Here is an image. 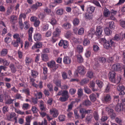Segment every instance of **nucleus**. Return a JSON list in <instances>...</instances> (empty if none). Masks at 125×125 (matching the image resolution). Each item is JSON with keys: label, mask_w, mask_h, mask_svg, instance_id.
I'll list each match as a JSON object with an SVG mask.
<instances>
[{"label": "nucleus", "mask_w": 125, "mask_h": 125, "mask_svg": "<svg viewBox=\"0 0 125 125\" xmlns=\"http://www.w3.org/2000/svg\"><path fill=\"white\" fill-rule=\"evenodd\" d=\"M109 75H110L109 79L111 82L117 84L120 82L121 79V77L120 75L118 76L116 79L115 77L116 73L115 72L113 71H111L109 73Z\"/></svg>", "instance_id": "nucleus-1"}, {"label": "nucleus", "mask_w": 125, "mask_h": 125, "mask_svg": "<svg viewBox=\"0 0 125 125\" xmlns=\"http://www.w3.org/2000/svg\"><path fill=\"white\" fill-rule=\"evenodd\" d=\"M101 42H103V46L104 48L106 49L110 48L114 44V42L111 40L110 41H107L105 39L102 38L100 39Z\"/></svg>", "instance_id": "nucleus-2"}, {"label": "nucleus", "mask_w": 125, "mask_h": 125, "mask_svg": "<svg viewBox=\"0 0 125 125\" xmlns=\"http://www.w3.org/2000/svg\"><path fill=\"white\" fill-rule=\"evenodd\" d=\"M47 64L48 66L52 69L53 71H54L58 67L59 65L56 64L55 62L53 61L48 62Z\"/></svg>", "instance_id": "nucleus-3"}, {"label": "nucleus", "mask_w": 125, "mask_h": 125, "mask_svg": "<svg viewBox=\"0 0 125 125\" xmlns=\"http://www.w3.org/2000/svg\"><path fill=\"white\" fill-rule=\"evenodd\" d=\"M103 30V28L101 26H99L97 27L95 33L99 38L102 35V33Z\"/></svg>", "instance_id": "nucleus-4"}, {"label": "nucleus", "mask_w": 125, "mask_h": 125, "mask_svg": "<svg viewBox=\"0 0 125 125\" xmlns=\"http://www.w3.org/2000/svg\"><path fill=\"white\" fill-rule=\"evenodd\" d=\"M42 4L39 2H37L35 4L32 5L31 6V9L34 11H35L39 7L41 6Z\"/></svg>", "instance_id": "nucleus-5"}, {"label": "nucleus", "mask_w": 125, "mask_h": 125, "mask_svg": "<svg viewBox=\"0 0 125 125\" xmlns=\"http://www.w3.org/2000/svg\"><path fill=\"white\" fill-rule=\"evenodd\" d=\"M50 113L51 115H52L53 117H56L59 114V113L57 110L55 108H53L50 110Z\"/></svg>", "instance_id": "nucleus-6"}, {"label": "nucleus", "mask_w": 125, "mask_h": 125, "mask_svg": "<svg viewBox=\"0 0 125 125\" xmlns=\"http://www.w3.org/2000/svg\"><path fill=\"white\" fill-rule=\"evenodd\" d=\"M111 100V97L110 95L108 94H107L105 95L104 97L102 99V101L103 102H105L106 103L110 102Z\"/></svg>", "instance_id": "nucleus-7"}, {"label": "nucleus", "mask_w": 125, "mask_h": 125, "mask_svg": "<svg viewBox=\"0 0 125 125\" xmlns=\"http://www.w3.org/2000/svg\"><path fill=\"white\" fill-rule=\"evenodd\" d=\"M85 67L83 66H79L78 67V73L81 75H84L85 73Z\"/></svg>", "instance_id": "nucleus-8"}, {"label": "nucleus", "mask_w": 125, "mask_h": 125, "mask_svg": "<svg viewBox=\"0 0 125 125\" xmlns=\"http://www.w3.org/2000/svg\"><path fill=\"white\" fill-rule=\"evenodd\" d=\"M117 89L119 91H120L119 94L120 95H124L125 94V93L124 92L125 88L123 85H119L117 86Z\"/></svg>", "instance_id": "nucleus-9"}, {"label": "nucleus", "mask_w": 125, "mask_h": 125, "mask_svg": "<svg viewBox=\"0 0 125 125\" xmlns=\"http://www.w3.org/2000/svg\"><path fill=\"white\" fill-rule=\"evenodd\" d=\"M42 44L41 42H36L32 47V49H35L36 48H41L42 46Z\"/></svg>", "instance_id": "nucleus-10"}, {"label": "nucleus", "mask_w": 125, "mask_h": 125, "mask_svg": "<svg viewBox=\"0 0 125 125\" xmlns=\"http://www.w3.org/2000/svg\"><path fill=\"white\" fill-rule=\"evenodd\" d=\"M121 67L119 64H114L112 66V70L115 71H117L121 69Z\"/></svg>", "instance_id": "nucleus-11"}, {"label": "nucleus", "mask_w": 125, "mask_h": 125, "mask_svg": "<svg viewBox=\"0 0 125 125\" xmlns=\"http://www.w3.org/2000/svg\"><path fill=\"white\" fill-rule=\"evenodd\" d=\"M33 31V28L31 27L29 29L28 33L29 34V38L28 40L30 42H32V34Z\"/></svg>", "instance_id": "nucleus-12"}, {"label": "nucleus", "mask_w": 125, "mask_h": 125, "mask_svg": "<svg viewBox=\"0 0 125 125\" xmlns=\"http://www.w3.org/2000/svg\"><path fill=\"white\" fill-rule=\"evenodd\" d=\"M34 38L35 41H38L41 40L42 35L39 33H36L34 35Z\"/></svg>", "instance_id": "nucleus-13"}, {"label": "nucleus", "mask_w": 125, "mask_h": 125, "mask_svg": "<svg viewBox=\"0 0 125 125\" xmlns=\"http://www.w3.org/2000/svg\"><path fill=\"white\" fill-rule=\"evenodd\" d=\"M61 33L60 29L58 28H56L55 30L53 32V36L54 37H58Z\"/></svg>", "instance_id": "nucleus-14"}, {"label": "nucleus", "mask_w": 125, "mask_h": 125, "mask_svg": "<svg viewBox=\"0 0 125 125\" xmlns=\"http://www.w3.org/2000/svg\"><path fill=\"white\" fill-rule=\"evenodd\" d=\"M42 60L45 62H46L49 60L48 55L45 53H41Z\"/></svg>", "instance_id": "nucleus-15"}, {"label": "nucleus", "mask_w": 125, "mask_h": 125, "mask_svg": "<svg viewBox=\"0 0 125 125\" xmlns=\"http://www.w3.org/2000/svg\"><path fill=\"white\" fill-rule=\"evenodd\" d=\"M20 38H19L17 39L16 41H12V42L11 43L14 47H18L19 46L18 43H20Z\"/></svg>", "instance_id": "nucleus-16"}, {"label": "nucleus", "mask_w": 125, "mask_h": 125, "mask_svg": "<svg viewBox=\"0 0 125 125\" xmlns=\"http://www.w3.org/2000/svg\"><path fill=\"white\" fill-rule=\"evenodd\" d=\"M71 61V58L67 56L64 57L63 58V62L64 63L68 64L70 63Z\"/></svg>", "instance_id": "nucleus-17"}, {"label": "nucleus", "mask_w": 125, "mask_h": 125, "mask_svg": "<svg viewBox=\"0 0 125 125\" xmlns=\"http://www.w3.org/2000/svg\"><path fill=\"white\" fill-rule=\"evenodd\" d=\"M112 30L109 28L106 27L104 29L105 34L107 35H109L111 34L112 33Z\"/></svg>", "instance_id": "nucleus-18"}, {"label": "nucleus", "mask_w": 125, "mask_h": 125, "mask_svg": "<svg viewBox=\"0 0 125 125\" xmlns=\"http://www.w3.org/2000/svg\"><path fill=\"white\" fill-rule=\"evenodd\" d=\"M94 31L93 30H90L89 31L87 35V38L89 39H91L93 36Z\"/></svg>", "instance_id": "nucleus-19"}, {"label": "nucleus", "mask_w": 125, "mask_h": 125, "mask_svg": "<svg viewBox=\"0 0 125 125\" xmlns=\"http://www.w3.org/2000/svg\"><path fill=\"white\" fill-rule=\"evenodd\" d=\"M89 97L91 101L92 102H94L96 100V95L94 93L91 94L89 95Z\"/></svg>", "instance_id": "nucleus-20"}, {"label": "nucleus", "mask_w": 125, "mask_h": 125, "mask_svg": "<svg viewBox=\"0 0 125 125\" xmlns=\"http://www.w3.org/2000/svg\"><path fill=\"white\" fill-rule=\"evenodd\" d=\"M89 81V80L87 78H84L81 80L80 83L81 85H83L88 83Z\"/></svg>", "instance_id": "nucleus-21"}, {"label": "nucleus", "mask_w": 125, "mask_h": 125, "mask_svg": "<svg viewBox=\"0 0 125 125\" xmlns=\"http://www.w3.org/2000/svg\"><path fill=\"white\" fill-rule=\"evenodd\" d=\"M108 28H109L112 30H114L115 28V23L113 21H110L108 23Z\"/></svg>", "instance_id": "nucleus-22"}, {"label": "nucleus", "mask_w": 125, "mask_h": 125, "mask_svg": "<svg viewBox=\"0 0 125 125\" xmlns=\"http://www.w3.org/2000/svg\"><path fill=\"white\" fill-rule=\"evenodd\" d=\"M95 7L93 6H91L87 8V11L89 13H92L94 10Z\"/></svg>", "instance_id": "nucleus-23"}, {"label": "nucleus", "mask_w": 125, "mask_h": 125, "mask_svg": "<svg viewBox=\"0 0 125 125\" xmlns=\"http://www.w3.org/2000/svg\"><path fill=\"white\" fill-rule=\"evenodd\" d=\"M62 27L63 28L67 29L71 28V25L70 23L67 22L63 24L62 25Z\"/></svg>", "instance_id": "nucleus-24"}, {"label": "nucleus", "mask_w": 125, "mask_h": 125, "mask_svg": "<svg viewBox=\"0 0 125 125\" xmlns=\"http://www.w3.org/2000/svg\"><path fill=\"white\" fill-rule=\"evenodd\" d=\"M110 14V12L109 10L105 8L103 13V16L105 17H107Z\"/></svg>", "instance_id": "nucleus-25"}, {"label": "nucleus", "mask_w": 125, "mask_h": 125, "mask_svg": "<svg viewBox=\"0 0 125 125\" xmlns=\"http://www.w3.org/2000/svg\"><path fill=\"white\" fill-rule=\"evenodd\" d=\"M123 107V106L122 105L120 104H117L116 106L115 109L116 111L119 112L120 111Z\"/></svg>", "instance_id": "nucleus-26"}, {"label": "nucleus", "mask_w": 125, "mask_h": 125, "mask_svg": "<svg viewBox=\"0 0 125 125\" xmlns=\"http://www.w3.org/2000/svg\"><path fill=\"white\" fill-rule=\"evenodd\" d=\"M99 61L100 63L104 64L107 62L106 59L103 57H101L99 58Z\"/></svg>", "instance_id": "nucleus-27"}, {"label": "nucleus", "mask_w": 125, "mask_h": 125, "mask_svg": "<svg viewBox=\"0 0 125 125\" xmlns=\"http://www.w3.org/2000/svg\"><path fill=\"white\" fill-rule=\"evenodd\" d=\"M96 83L100 88H102L104 84L103 82L100 80H97L96 81Z\"/></svg>", "instance_id": "nucleus-28"}, {"label": "nucleus", "mask_w": 125, "mask_h": 125, "mask_svg": "<svg viewBox=\"0 0 125 125\" xmlns=\"http://www.w3.org/2000/svg\"><path fill=\"white\" fill-rule=\"evenodd\" d=\"M77 58L78 62L79 63H81L83 61V59L82 56L80 54L77 55Z\"/></svg>", "instance_id": "nucleus-29"}, {"label": "nucleus", "mask_w": 125, "mask_h": 125, "mask_svg": "<svg viewBox=\"0 0 125 125\" xmlns=\"http://www.w3.org/2000/svg\"><path fill=\"white\" fill-rule=\"evenodd\" d=\"M83 48L82 46L80 45H78L77 46L76 49L79 53L82 52L83 51Z\"/></svg>", "instance_id": "nucleus-30"}, {"label": "nucleus", "mask_w": 125, "mask_h": 125, "mask_svg": "<svg viewBox=\"0 0 125 125\" xmlns=\"http://www.w3.org/2000/svg\"><path fill=\"white\" fill-rule=\"evenodd\" d=\"M8 52V50L7 49H3L0 52V55L1 56H4L6 55Z\"/></svg>", "instance_id": "nucleus-31"}, {"label": "nucleus", "mask_w": 125, "mask_h": 125, "mask_svg": "<svg viewBox=\"0 0 125 125\" xmlns=\"http://www.w3.org/2000/svg\"><path fill=\"white\" fill-rule=\"evenodd\" d=\"M83 104L85 106H88L91 104V102L88 100H86L83 102Z\"/></svg>", "instance_id": "nucleus-32"}, {"label": "nucleus", "mask_w": 125, "mask_h": 125, "mask_svg": "<svg viewBox=\"0 0 125 125\" xmlns=\"http://www.w3.org/2000/svg\"><path fill=\"white\" fill-rule=\"evenodd\" d=\"M62 96L68 98L69 96L68 91L67 90L63 91L62 92Z\"/></svg>", "instance_id": "nucleus-33"}, {"label": "nucleus", "mask_w": 125, "mask_h": 125, "mask_svg": "<svg viewBox=\"0 0 125 125\" xmlns=\"http://www.w3.org/2000/svg\"><path fill=\"white\" fill-rule=\"evenodd\" d=\"M65 116L63 115H60L58 117V118L59 121L62 122L65 121Z\"/></svg>", "instance_id": "nucleus-34"}, {"label": "nucleus", "mask_w": 125, "mask_h": 125, "mask_svg": "<svg viewBox=\"0 0 125 125\" xmlns=\"http://www.w3.org/2000/svg\"><path fill=\"white\" fill-rule=\"evenodd\" d=\"M83 90L86 93L88 94H91L92 92L91 90L87 87H84Z\"/></svg>", "instance_id": "nucleus-35"}, {"label": "nucleus", "mask_w": 125, "mask_h": 125, "mask_svg": "<svg viewBox=\"0 0 125 125\" xmlns=\"http://www.w3.org/2000/svg\"><path fill=\"white\" fill-rule=\"evenodd\" d=\"M73 42L75 43L80 44L81 43L80 39L78 38L73 37Z\"/></svg>", "instance_id": "nucleus-36"}, {"label": "nucleus", "mask_w": 125, "mask_h": 125, "mask_svg": "<svg viewBox=\"0 0 125 125\" xmlns=\"http://www.w3.org/2000/svg\"><path fill=\"white\" fill-rule=\"evenodd\" d=\"M73 102H71L70 104L68 105V108L67 110V111L69 112L72 109L73 107Z\"/></svg>", "instance_id": "nucleus-37"}, {"label": "nucleus", "mask_w": 125, "mask_h": 125, "mask_svg": "<svg viewBox=\"0 0 125 125\" xmlns=\"http://www.w3.org/2000/svg\"><path fill=\"white\" fill-rule=\"evenodd\" d=\"M2 110L4 114H5L6 113L9 111L8 107L7 106H3V107Z\"/></svg>", "instance_id": "nucleus-38"}, {"label": "nucleus", "mask_w": 125, "mask_h": 125, "mask_svg": "<svg viewBox=\"0 0 125 125\" xmlns=\"http://www.w3.org/2000/svg\"><path fill=\"white\" fill-rule=\"evenodd\" d=\"M10 67L11 69L12 73H14L16 72V68L13 64H10Z\"/></svg>", "instance_id": "nucleus-39"}, {"label": "nucleus", "mask_w": 125, "mask_h": 125, "mask_svg": "<svg viewBox=\"0 0 125 125\" xmlns=\"http://www.w3.org/2000/svg\"><path fill=\"white\" fill-rule=\"evenodd\" d=\"M56 13L58 15H62L63 13V10L62 8L58 9L57 10Z\"/></svg>", "instance_id": "nucleus-40"}, {"label": "nucleus", "mask_w": 125, "mask_h": 125, "mask_svg": "<svg viewBox=\"0 0 125 125\" xmlns=\"http://www.w3.org/2000/svg\"><path fill=\"white\" fill-rule=\"evenodd\" d=\"M38 73L36 71L34 70H32L31 71V75L32 77L34 78L36 77L38 75Z\"/></svg>", "instance_id": "nucleus-41"}, {"label": "nucleus", "mask_w": 125, "mask_h": 125, "mask_svg": "<svg viewBox=\"0 0 125 125\" xmlns=\"http://www.w3.org/2000/svg\"><path fill=\"white\" fill-rule=\"evenodd\" d=\"M83 89L80 88L78 90L77 92V94L79 97H81L83 95Z\"/></svg>", "instance_id": "nucleus-42"}, {"label": "nucleus", "mask_w": 125, "mask_h": 125, "mask_svg": "<svg viewBox=\"0 0 125 125\" xmlns=\"http://www.w3.org/2000/svg\"><path fill=\"white\" fill-rule=\"evenodd\" d=\"M86 76L89 78H91L93 76V73L92 71H89L87 73Z\"/></svg>", "instance_id": "nucleus-43"}, {"label": "nucleus", "mask_w": 125, "mask_h": 125, "mask_svg": "<svg viewBox=\"0 0 125 125\" xmlns=\"http://www.w3.org/2000/svg\"><path fill=\"white\" fill-rule=\"evenodd\" d=\"M89 13H85L84 17L86 19H91L92 18V15Z\"/></svg>", "instance_id": "nucleus-44"}, {"label": "nucleus", "mask_w": 125, "mask_h": 125, "mask_svg": "<svg viewBox=\"0 0 125 125\" xmlns=\"http://www.w3.org/2000/svg\"><path fill=\"white\" fill-rule=\"evenodd\" d=\"M68 98L62 96L60 97L59 99V100L61 102H64L67 101Z\"/></svg>", "instance_id": "nucleus-45"}, {"label": "nucleus", "mask_w": 125, "mask_h": 125, "mask_svg": "<svg viewBox=\"0 0 125 125\" xmlns=\"http://www.w3.org/2000/svg\"><path fill=\"white\" fill-rule=\"evenodd\" d=\"M19 25L20 26L21 29H22L23 27V24L22 23L21 18H19Z\"/></svg>", "instance_id": "nucleus-46"}, {"label": "nucleus", "mask_w": 125, "mask_h": 125, "mask_svg": "<svg viewBox=\"0 0 125 125\" xmlns=\"http://www.w3.org/2000/svg\"><path fill=\"white\" fill-rule=\"evenodd\" d=\"M106 111L109 114H110L111 113H112L114 112V110L108 107H107L105 109Z\"/></svg>", "instance_id": "nucleus-47"}, {"label": "nucleus", "mask_w": 125, "mask_h": 125, "mask_svg": "<svg viewBox=\"0 0 125 125\" xmlns=\"http://www.w3.org/2000/svg\"><path fill=\"white\" fill-rule=\"evenodd\" d=\"M120 36L117 34H116L113 37V39L115 41H118L120 40Z\"/></svg>", "instance_id": "nucleus-48"}, {"label": "nucleus", "mask_w": 125, "mask_h": 125, "mask_svg": "<svg viewBox=\"0 0 125 125\" xmlns=\"http://www.w3.org/2000/svg\"><path fill=\"white\" fill-rule=\"evenodd\" d=\"M55 84L58 87H61V82L60 80H56L55 81Z\"/></svg>", "instance_id": "nucleus-49"}, {"label": "nucleus", "mask_w": 125, "mask_h": 125, "mask_svg": "<svg viewBox=\"0 0 125 125\" xmlns=\"http://www.w3.org/2000/svg\"><path fill=\"white\" fill-rule=\"evenodd\" d=\"M57 22L56 20L54 18H52L51 20L50 23L52 25L56 24Z\"/></svg>", "instance_id": "nucleus-50"}, {"label": "nucleus", "mask_w": 125, "mask_h": 125, "mask_svg": "<svg viewBox=\"0 0 125 125\" xmlns=\"http://www.w3.org/2000/svg\"><path fill=\"white\" fill-rule=\"evenodd\" d=\"M93 50L95 52H98L99 49V47L96 45H93Z\"/></svg>", "instance_id": "nucleus-51"}, {"label": "nucleus", "mask_w": 125, "mask_h": 125, "mask_svg": "<svg viewBox=\"0 0 125 125\" xmlns=\"http://www.w3.org/2000/svg\"><path fill=\"white\" fill-rule=\"evenodd\" d=\"M79 22V20L77 18H75L73 20V23L74 25H78Z\"/></svg>", "instance_id": "nucleus-52"}, {"label": "nucleus", "mask_w": 125, "mask_h": 125, "mask_svg": "<svg viewBox=\"0 0 125 125\" xmlns=\"http://www.w3.org/2000/svg\"><path fill=\"white\" fill-rule=\"evenodd\" d=\"M90 42L89 40L87 39H85L83 42V44L84 46L88 45L89 44Z\"/></svg>", "instance_id": "nucleus-53"}, {"label": "nucleus", "mask_w": 125, "mask_h": 125, "mask_svg": "<svg viewBox=\"0 0 125 125\" xmlns=\"http://www.w3.org/2000/svg\"><path fill=\"white\" fill-rule=\"evenodd\" d=\"M12 8V7L11 6L9 8H8L7 10V12L5 13V14L6 15H8L10 14L11 11V9Z\"/></svg>", "instance_id": "nucleus-54"}, {"label": "nucleus", "mask_w": 125, "mask_h": 125, "mask_svg": "<svg viewBox=\"0 0 125 125\" xmlns=\"http://www.w3.org/2000/svg\"><path fill=\"white\" fill-rule=\"evenodd\" d=\"M75 117L76 119H78L80 117L79 114L76 110H74V111Z\"/></svg>", "instance_id": "nucleus-55"}, {"label": "nucleus", "mask_w": 125, "mask_h": 125, "mask_svg": "<svg viewBox=\"0 0 125 125\" xmlns=\"http://www.w3.org/2000/svg\"><path fill=\"white\" fill-rule=\"evenodd\" d=\"M62 76L63 79L65 80L67 78V74L65 72H63L62 73Z\"/></svg>", "instance_id": "nucleus-56"}, {"label": "nucleus", "mask_w": 125, "mask_h": 125, "mask_svg": "<svg viewBox=\"0 0 125 125\" xmlns=\"http://www.w3.org/2000/svg\"><path fill=\"white\" fill-rule=\"evenodd\" d=\"M43 92L45 96L48 97L50 95V93L48 90L45 89L43 91Z\"/></svg>", "instance_id": "nucleus-57"}, {"label": "nucleus", "mask_w": 125, "mask_h": 125, "mask_svg": "<svg viewBox=\"0 0 125 125\" xmlns=\"http://www.w3.org/2000/svg\"><path fill=\"white\" fill-rule=\"evenodd\" d=\"M14 99H9L8 100L5 102V104H10L12 103Z\"/></svg>", "instance_id": "nucleus-58"}, {"label": "nucleus", "mask_w": 125, "mask_h": 125, "mask_svg": "<svg viewBox=\"0 0 125 125\" xmlns=\"http://www.w3.org/2000/svg\"><path fill=\"white\" fill-rule=\"evenodd\" d=\"M84 32V29L83 28H80L78 31V33L79 35L82 34Z\"/></svg>", "instance_id": "nucleus-59"}, {"label": "nucleus", "mask_w": 125, "mask_h": 125, "mask_svg": "<svg viewBox=\"0 0 125 125\" xmlns=\"http://www.w3.org/2000/svg\"><path fill=\"white\" fill-rule=\"evenodd\" d=\"M91 51H87L85 53V56L87 58L89 57L91 55Z\"/></svg>", "instance_id": "nucleus-60"}, {"label": "nucleus", "mask_w": 125, "mask_h": 125, "mask_svg": "<svg viewBox=\"0 0 125 125\" xmlns=\"http://www.w3.org/2000/svg\"><path fill=\"white\" fill-rule=\"evenodd\" d=\"M22 98L21 94L18 93L16 95L15 98L16 99L21 100Z\"/></svg>", "instance_id": "nucleus-61"}, {"label": "nucleus", "mask_w": 125, "mask_h": 125, "mask_svg": "<svg viewBox=\"0 0 125 125\" xmlns=\"http://www.w3.org/2000/svg\"><path fill=\"white\" fill-rule=\"evenodd\" d=\"M63 48L64 49L66 48L68 46V43L66 41L64 40L63 43Z\"/></svg>", "instance_id": "nucleus-62"}, {"label": "nucleus", "mask_w": 125, "mask_h": 125, "mask_svg": "<svg viewBox=\"0 0 125 125\" xmlns=\"http://www.w3.org/2000/svg\"><path fill=\"white\" fill-rule=\"evenodd\" d=\"M76 91V90L74 89L71 88L70 89L69 91V93L73 95L74 94Z\"/></svg>", "instance_id": "nucleus-63"}, {"label": "nucleus", "mask_w": 125, "mask_h": 125, "mask_svg": "<svg viewBox=\"0 0 125 125\" xmlns=\"http://www.w3.org/2000/svg\"><path fill=\"white\" fill-rule=\"evenodd\" d=\"M26 63L27 64H29L30 63H31V60L28 57H26L25 60Z\"/></svg>", "instance_id": "nucleus-64"}]
</instances>
